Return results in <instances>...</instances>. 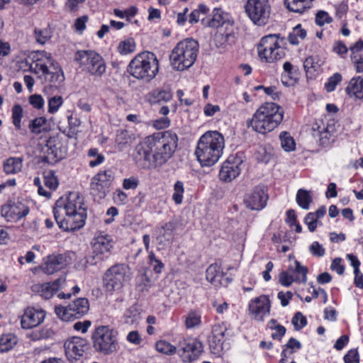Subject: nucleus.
Returning <instances> with one entry per match:
<instances>
[{"mask_svg":"<svg viewBox=\"0 0 363 363\" xmlns=\"http://www.w3.org/2000/svg\"><path fill=\"white\" fill-rule=\"evenodd\" d=\"M91 246L92 252L86 257V262L90 265H95L108 258L113 247V243L108 235H98L94 238Z\"/></svg>","mask_w":363,"mask_h":363,"instance_id":"nucleus-13","label":"nucleus"},{"mask_svg":"<svg viewBox=\"0 0 363 363\" xmlns=\"http://www.w3.org/2000/svg\"><path fill=\"white\" fill-rule=\"evenodd\" d=\"M333 132H334L333 123H328V128H326L325 130L322 131L321 133H319L318 134L313 133V135H314V136L319 138L320 143L323 146H328L330 145V143L332 140Z\"/></svg>","mask_w":363,"mask_h":363,"instance_id":"nucleus-48","label":"nucleus"},{"mask_svg":"<svg viewBox=\"0 0 363 363\" xmlns=\"http://www.w3.org/2000/svg\"><path fill=\"white\" fill-rule=\"evenodd\" d=\"M250 314L257 320H263L269 314L270 301L267 296L262 295L252 299L248 304Z\"/></svg>","mask_w":363,"mask_h":363,"instance_id":"nucleus-19","label":"nucleus"},{"mask_svg":"<svg viewBox=\"0 0 363 363\" xmlns=\"http://www.w3.org/2000/svg\"><path fill=\"white\" fill-rule=\"evenodd\" d=\"M130 268L125 264H117L108 269L103 278L104 287L108 292L121 290L131 279Z\"/></svg>","mask_w":363,"mask_h":363,"instance_id":"nucleus-11","label":"nucleus"},{"mask_svg":"<svg viewBox=\"0 0 363 363\" xmlns=\"http://www.w3.org/2000/svg\"><path fill=\"white\" fill-rule=\"evenodd\" d=\"M64 103L61 96H50L48 99V111L50 114L57 113Z\"/></svg>","mask_w":363,"mask_h":363,"instance_id":"nucleus-50","label":"nucleus"},{"mask_svg":"<svg viewBox=\"0 0 363 363\" xmlns=\"http://www.w3.org/2000/svg\"><path fill=\"white\" fill-rule=\"evenodd\" d=\"M117 335V332L108 326L96 328L91 335L93 347L105 355L116 352L118 347Z\"/></svg>","mask_w":363,"mask_h":363,"instance_id":"nucleus-8","label":"nucleus"},{"mask_svg":"<svg viewBox=\"0 0 363 363\" xmlns=\"http://www.w3.org/2000/svg\"><path fill=\"white\" fill-rule=\"evenodd\" d=\"M134 140L132 133L126 130H118L116 133L115 143L116 147L122 151L129 147Z\"/></svg>","mask_w":363,"mask_h":363,"instance_id":"nucleus-28","label":"nucleus"},{"mask_svg":"<svg viewBox=\"0 0 363 363\" xmlns=\"http://www.w3.org/2000/svg\"><path fill=\"white\" fill-rule=\"evenodd\" d=\"M75 318H80L89 311V301L85 298H79L69 303Z\"/></svg>","mask_w":363,"mask_h":363,"instance_id":"nucleus-26","label":"nucleus"},{"mask_svg":"<svg viewBox=\"0 0 363 363\" xmlns=\"http://www.w3.org/2000/svg\"><path fill=\"white\" fill-rule=\"evenodd\" d=\"M88 20L89 18L86 15L80 16L75 20L74 27L77 33L82 34L84 31Z\"/></svg>","mask_w":363,"mask_h":363,"instance_id":"nucleus-59","label":"nucleus"},{"mask_svg":"<svg viewBox=\"0 0 363 363\" xmlns=\"http://www.w3.org/2000/svg\"><path fill=\"white\" fill-rule=\"evenodd\" d=\"M83 71L96 77H101L106 70V65L103 57L93 50H78L74 55Z\"/></svg>","mask_w":363,"mask_h":363,"instance_id":"nucleus-9","label":"nucleus"},{"mask_svg":"<svg viewBox=\"0 0 363 363\" xmlns=\"http://www.w3.org/2000/svg\"><path fill=\"white\" fill-rule=\"evenodd\" d=\"M225 147L223 135L216 130L203 133L197 142L195 155L203 167H211L220 160Z\"/></svg>","mask_w":363,"mask_h":363,"instance_id":"nucleus-2","label":"nucleus"},{"mask_svg":"<svg viewBox=\"0 0 363 363\" xmlns=\"http://www.w3.org/2000/svg\"><path fill=\"white\" fill-rule=\"evenodd\" d=\"M279 282L282 286H289L294 282L298 283L299 278L294 277L287 269V271H283L279 274Z\"/></svg>","mask_w":363,"mask_h":363,"instance_id":"nucleus-55","label":"nucleus"},{"mask_svg":"<svg viewBox=\"0 0 363 363\" xmlns=\"http://www.w3.org/2000/svg\"><path fill=\"white\" fill-rule=\"evenodd\" d=\"M151 136L154 147L153 158L157 164L162 165L174 154L177 147V135L172 131H166Z\"/></svg>","mask_w":363,"mask_h":363,"instance_id":"nucleus-7","label":"nucleus"},{"mask_svg":"<svg viewBox=\"0 0 363 363\" xmlns=\"http://www.w3.org/2000/svg\"><path fill=\"white\" fill-rule=\"evenodd\" d=\"M65 264V258L62 255L53 254L43 259L41 270L45 274L51 275L60 270Z\"/></svg>","mask_w":363,"mask_h":363,"instance_id":"nucleus-24","label":"nucleus"},{"mask_svg":"<svg viewBox=\"0 0 363 363\" xmlns=\"http://www.w3.org/2000/svg\"><path fill=\"white\" fill-rule=\"evenodd\" d=\"M135 49V43L133 38H128L121 40L117 47L118 52L123 55H125L134 52Z\"/></svg>","mask_w":363,"mask_h":363,"instance_id":"nucleus-47","label":"nucleus"},{"mask_svg":"<svg viewBox=\"0 0 363 363\" xmlns=\"http://www.w3.org/2000/svg\"><path fill=\"white\" fill-rule=\"evenodd\" d=\"M44 184L50 190H55L58 186V180L52 171L44 172Z\"/></svg>","mask_w":363,"mask_h":363,"instance_id":"nucleus-54","label":"nucleus"},{"mask_svg":"<svg viewBox=\"0 0 363 363\" xmlns=\"http://www.w3.org/2000/svg\"><path fill=\"white\" fill-rule=\"evenodd\" d=\"M173 225L170 223H165L156 230V240L159 244L165 245L173 240Z\"/></svg>","mask_w":363,"mask_h":363,"instance_id":"nucleus-29","label":"nucleus"},{"mask_svg":"<svg viewBox=\"0 0 363 363\" xmlns=\"http://www.w3.org/2000/svg\"><path fill=\"white\" fill-rule=\"evenodd\" d=\"M111 174L110 171H103L95 175L91 182V191L96 199L104 198L108 191Z\"/></svg>","mask_w":363,"mask_h":363,"instance_id":"nucleus-17","label":"nucleus"},{"mask_svg":"<svg viewBox=\"0 0 363 363\" xmlns=\"http://www.w3.org/2000/svg\"><path fill=\"white\" fill-rule=\"evenodd\" d=\"M345 363H359V356L357 350L352 349L344 356Z\"/></svg>","mask_w":363,"mask_h":363,"instance_id":"nucleus-64","label":"nucleus"},{"mask_svg":"<svg viewBox=\"0 0 363 363\" xmlns=\"http://www.w3.org/2000/svg\"><path fill=\"white\" fill-rule=\"evenodd\" d=\"M245 10L254 24L262 26L268 23L271 13V6L268 0H247Z\"/></svg>","mask_w":363,"mask_h":363,"instance_id":"nucleus-12","label":"nucleus"},{"mask_svg":"<svg viewBox=\"0 0 363 363\" xmlns=\"http://www.w3.org/2000/svg\"><path fill=\"white\" fill-rule=\"evenodd\" d=\"M201 324V313L191 310L184 316V325L187 329L198 328Z\"/></svg>","mask_w":363,"mask_h":363,"instance_id":"nucleus-37","label":"nucleus"},{"mask_svg":"<svg viewBox=\"0 0 363 363\" xmlns=\"http://www.w3.org/2000/svg\"><path fill=\"white\" fill-rule=\"evenodd\" d=\"M199 49V43L192 38L179 42L169 56L172 68L177 71H184L191 67L196 60Z\"/></svg>","mask_w":363,"mask_h":363,"instance_id":"nucleus-5","label":"nucleus"},{"mask_svg":"<svg viewBox=\"0 0 363 363\" xmlns=\"http://www.w3.org/2000/svg\"><path fill=\"white\" fill-rule=\"evenodd\" d=\"M348 94L357 99H363V77L357 76L352 77L346 89Z\"/></svg>","mask_w":363,"mask_h":363,"instance_id":"nucleus-27","label":"nucleus"},{"mask_svg":"<svg viewBox=\"0 0 363 363\" xmlns=\"http://www.w3.org/2000/svg\"><path fill=\"white\" fill-rule=\"evenodd\" d=\"M33 36L36 43L40 45H45L51 39L52 36V31L49 27L35 28L33 30Z\"/></svg>","mask_w":363,"mask_h":363,"instance_id":"nucleus-39","label":"nucleus"},{"mask_svg":"<svg viewBox=\"0 0 363 363\" xmlns=\"http://www.w3.org/2000/svg\"><path fill=\"white\" fill-rule=\"evenodd\" d=\"M69 304L67 306H56L55 308V313L58 318L62 321H70L76 319L72 311Z\"/></svg>","mask_w":363,"mask_h":363,"instance_id":"nucleus-46","label":"nucleus"},{"mask_svg":"<svg viewBox=\"0 0 363 363\" xmlns=\"http://www.w3.org/2000/svg\"><path fill=\"white\" fill-rule=\"evenodd\" d=\"M313 0H284V4L291 11L303 13L312 6Z\"/></svg>","mask_w":363,"mask_h":363,"instance_id":"nucleus-32","label":"nucleus"},{"mask_svg":"<svg viewBox=\"0 0 363 363\" xmlns=\"http://www.w3.org/2000/svg\"><path fill=\"white\" fill-rule=\"evenodd\" d=\"M283 118L281 106L275 103H265L253 114L249 126L258 133L265 134L277 128Z\"/></svg>","mask_w":363,"mask_h":363,"instance_id":"nucleus-4","label":"nucleus"},{"mask_svg":"<svg viewBox=\"0 0 363 363\" xmlns=\"http://www.w3.org/2000/svg\"><path fill=\"white\" fill-rule=\"evenodd\" d=\"M228 13L223 12L220 9H214L212 13V18L208 22L206 23L205 20H202L203 24L210 27H219L228 21Z\"/></svg>","mask_w":363,"mask_h":363,"instance_id":"nucleus-33","label":"nucleus"},{"mask_svg":"<svg viewBox=\"0 0 363 363\" xmlns=\"http://www.w3.org/2000/svg\"><path fill=\"white\" fill-rule=\"evenodd\" d=\"M149 263L152 267L154 272L160 274L164 269V264L157 259L152 251L149 252L148 255Z\"/></svg>","mask_w":363,"mask_h":363,"instance_id":"nucleus-56","label":"nucleus"},{"mask_svg":"<svg viewBox=\"0 0 363 363\" xmlns=\"http://www.w3.org/2000/svg\"><path fill=\"white\" fill-rule=\"evenodd\" d=\"M23 109L20 104H15L11 108V120L15 129L18 131L22 129V118Z\"/></svg>","mask_w":363,"mask_h":363,"instance_id":"nucleus-41","label":"nucleus"},{"mask_svg":"<svg viewBox=\"0 0 363 363\" xmlns=\"http://www.w3.org/2000/svg\"><path fill=\"white\" fill-rule=\"evenodd\" d=\"M45 160L50 163L57 162L61 159V157L58 155L57 150L55 147L47 145V149L45 150Z\"/></svg>","mask_w":363,"mask_h":363,"instance_id":"nucleus-58","label":"nucleus"},{"mask_svg":"<svg viewBox=\"0 0 363 363\" xmlns=\"http://www.w3.org/2000/svg\"><path fill=\"white\" fill-rule=\"evenodd\" d=\"M158 71L159 61L156 55L147 51L138 54L128 65V72L131 76L147 82L156 77Z\"/></svg>","mask_w":363,"mask_h":363,"instance_id":"nucleus-6","label":"nucleus"},{"mask_svg":"<svg viewBox=\"0 0 363 363\" xmlns=\"http://www.w3.org/2000/svg\"><path fill=\"white\" fill-rule=\"evenodd\" d=\"M301 343L295 338H290L284 346L281 352V358L290 359L291 355L301 349Z\"/></svg>","mask_w":363,"mask_h":363,"instance_id":"nucleus-38","label":"nucleus"},{"mask_svg":"<svg viewBox=\"0 0 363 363\" xmlns=\"http://www.w3.org/2000/svg\"><path fill=\"white\" fill-rule=\"evenodd\" d=\"M342 76L339 72L334 73L329 77L324 84V88L327 92H332L335 90L337 86L342 82Z\"/></svg>","mask_w":363,"mask_h":363,"instance_id":"nucleus-51","label":"nucleus"},{"mask_svg":"<svg viewBox=\"0 0 363 363\" xmlns=\"http://www.w3.org/2000/svg\"><path fill=\"white\" fill-rule=\"evenodd\" d=\"M222 276L223 272L218 264H211L206 269V279L211 284L216 285L220 281Z\"/></svg>","mask_w":363,"mask_h":363,"instance_id":"nucleus-43","label":"nucleus"},{"mask_svg":"<svg viewBox=\"0 0 363 363\" xmlns=\"http://www.w3.org/2000/svg\"><path fill=\"white\" fill-rule=\"evenodd\" d=\"M288 270L294 277L299 278L298 283H305L307 281L308 269L301 265L298 261L295 260L290 264Z\"/></svg>","mask_w":363,"mask_h":363,"instance_id":"nucleus-35","label":"nucleus"},{"mask_svg":"<svg viewBox=\"0 0 363 363\" xmlns=\"http://www.w3.org/2000/svg\"><path fill=\"white\" fill-rule=\"evenodd\" d=\"M3 167L6 174H17L22 170L23 160L21 157H9L4 161Z\"/></svg>","mask_w":363,"mask_h":363,"instance_id":"nucleus-31","label":"nucleus"},{"mask_svg":"<svg viewBox=\"0 0 363 363\" xmlns=\"http://www.w3.org/2000/svg\"><path fill=\"white\" fill-rule=\"evenodd\" d=\"M65 279L60 278L52 282L34 284L31 286L33 293L38 294L45 299H49L60 289L64 288Z\"/></svg>","mask_w":363,"mask_h":363,"instance_id":"nucleus-22","label":"nucleus"},{"mask_svg":"<svg viewBox=\"0 0 363 363\" xmlns=\"http://www.w3.org/2000/svg\"><path fill=\"white\" fill-rule=\"evenodd\" d=\"M267 200V194L262 187L257 186L246 194L244 203L250 210L260 211L266 206Z\"/></svg>","mask_w":363,"mask_h":363,"instance_id":"nucleus-21","label":"nucleus"},{"mask_svg":"<svg viewBox=\"0 0 363 363\" xmlns=\"http://www.w3.org/2000/svg\"><path fill=\"white\" fill-rule=\"evenodd\" d=\"M53 213L60 228L64 231L79 230L86 218L84 198L78 192H70L56 201Z\"/></svg>","mask_w":363,"mask_h":363,"instance_id":"nucleus-1","label":"nucleus"},{"mask_svg":"<svg viewBox=\"0 0 363 363\" xmlns=\"http://www.w3.org/2000/svg\"><path fill=\"white\" fill-rule=\"evenodd\" d=\"M28 128L31 133L39 135L48 130V120L44 116L32 119L28 123Z\"/></svg>","mask_w":363,"mask_h":363,"instance_id":"nucleus-34","label":"nucleus"},{"mask_svg":"<svg viewBox=\"0 0 363 363\" xmlns=\"http://www.w3.org/2000/svg\"><path fill=\"white\" fill-rule=\"evenodd\" d=\"M18 342L17 337L13 333H6L0 336V352L12 350Z\"/></svg>","mask_w":363,"mask_h":363,"instance_id":"nucleus-36","label":"nucleus"},{"mask_svg":"<svg viewBox=\"0 0 363 363\" xmlns=\"http://www.w3.org/2000/svg\"><path fill=\"white\" fill-rule=\"evenodd\" d=\"M257 53L261 61L273 63L285 56L284 48L277 35L270 34L260 40L257 45Z\"/></svg>","mask_w":363,"mask_h":363,"instance_id":"nucleus-10","label":"nucleus"},{"mask_svg":"<svg viewBox=\"0 0 363 363\" xmlns=\"http://www.w3.org/2000/svg\"><path fill=\"white\" fill-rule=\"evenodd\" d=\"M309 251L313 256L318 257H323L325 252L323 246L317 241L311 243L309 247Z\"/></svg>","mask_w":363,"mask_h":363,"instance_id":"nucleus-61","label":"nucleus"},{"mask_svg":"<svg viewBox=\"0 0 363 363\" xmlns=\"http://www.w3.org/2000/svg\"><path fill=\"white\" fill-rule=\"evenodd\" d=\"M179 348L182 351V358L184 362H191L196 359L203 351L202 343L194 337H188L181 340Z\"/></svg>","mask_w":363,"mask_h":363,"instance_id":"nucleus-18","label":"nucleus"},{"mask_svg":"<svg viewBox=\"0 0 363 363\" xmlns=\"http://www.w3.org/2000/svg\"><path fill=\"white\" fill-rule=\"evenodd\" d=\"M280 143L285 152H292L296 149V142L289 133L284 131L279 135Z\"/></svg>","mask_w":363,"mask_h":363,"instance_id":"nucleus-45","label":"nucleus"},{"mask_svg":"<svg viewBox=\"0 0 363 363\" xmlns=\"http://www.w3.org/2000/svg\"><path fill=\"white\" fill-rule=\"evenodd\" d=\"M88 156L91 158L89 164L91 167H96L105 160L104 155L99 153L96 148H91L88 152Z\"/></svg>","mask_w":363,"mask_h":363,"instance_id":"nucleus-52","label":"nucleus"},{"mask_svg":"<svg viewBox=\"0 0 363 363\" xmlns=\"http://www.w3.org/2000/svg\"><path fill=\"white\" fill-rule=\"evenodd\" d=\"M171 121L168 117H160L152 121V126L157 130H162L170 125Z\"/></svg>","mask_w":363,"mask_h":363,"instance_id":"nucleus-63","label":"nucleus"},{"mask_svg":"<svg viewBox=\"0 0 363 363\" xmlns=\"http://www.w3.org/2000/svg\"><path fill=\"white\" fill-rule=\"evenodd\" d=\"M333 21V18L329 14L324 11H320L316 13L315 23L318 26H323L325 23H330Z\"/></svg>","mask_w":363,"mask_h":363,"instance_id":"nucleus-62","label":"nucleus"},{"mask_svg":"<svg viewBox=\"0 0 363 363\" xmlns=\"http://www.w3.org/2000/svg\"><path fill=\"white\" fill-rule=\"evenodd\" d=\"M45 315V311L39 307H28L21 316V326L23 329L37 327L44 321Z\"/></svg>","mask_w":363,"mask_h":363,"instance_id":"nucleus-20","label":"nucleus"},{"mask_svg":"<svg viewBox=\"0 0 363 363\" xmlns=\"http://www.w3.org/2000/svg\"><path fill=\"white\" fill-rule=\"evenodd\" d=\"M172 98L171 91L164 89L152 90L147 95V101L152 104L168 102Z\"/></svg>","mask_w":363,"mask_h":363,"instance_id":"nucleus-30","label":"nucleus"},{"mask_svg":"<svg viewBox=\"0 0 363 363\" xmlns=\"http://www.w3.org/2000/svg\"><path fill=\"white\" fill-rule=\"evenodd\" d=\"M30 69L40 74L51 88L58 89L65 80L64 73L53 59L52 55L46 51H38L33 56Z\"/></svg>","mask_w":363,"mask_h":363,"instance_id":"nucleus-3","label":"nucleus"},{"mask_svg":"<svg viewBox=\"0 0 363 363\" xmlns=\"http://www.w3.org/2000/svg\"><path fill=\"white\" fill-rule=\"evenodd\" d=\"M291 323L296 330H299L304 328L307 324L306 317L300 312L295 314L291 320Z\"/></svg>","mask_w":363,"mask_h":363,"instance_id":"nucleus-57","label":"nucleus"},{"mask_svg":"<svg viewBox=\"0 0 363 363\" xmlns=\"http://www.w3.org/2000/svg\"><path fill=\"white\" fill-rule=\"evenodd\" d=\"M156 350L162 354L172 355L176 353L177 348L166 340H159L155 344Z\"/></svg>","mask_w":363,"mask_h":363,"instance_id":"nucleus-49","label":"nucleus"},{"mask_svg":"<svg viewBox=\"0 0 363 363\" xmlns=\"http://www.w3.org/2000/svg\"><path fill=\"white\" fill-rule=\"evenodd\" d=\"M306 30L301 27V24L297 25L288 35V40L291 45H297L300 40L306 37Z\"/></svg>","mask_w":363,"mask_h":363,"instance_id":"nucleus-44","label":"nucleus"},{"mask_svg":"<svg viewBox=\"0 0 363 363\" xmlns=\"http://www.w3.org/2000/svg\"><path fill=\"white\" fill-rule=\"evenodd\" d=\"M136 157L138 160L149 161L151 156L154 155V147L152 146V136L146 138L143 142L135 147Z\"/></svg>","mask_w":363,"mask_h":363,"instance_id":"nucleus-25","label":"nucleus"},{"mask_svg":"<svg viewBox=\"0 0 363 363\" xmlns=\"http://www.w3.org/2000/svg\"><path fill=\"white\" fill-rule=\"evenodd\" d=\"M30 212L28 206L21 201H9L1 208V215L8 222H18Z\"/></svg>","mask_w":363,"mask_h":363,"instance_id":"nucleus-15","label":"nucleus"},{"mask_svg":"<svg viewBox=\"0 0 363 363\" xmlns=\"http://www.w3.org/2000/svg\"><path fill=\"white\" fill-rule=\"evenodd\" d=\"M65 352L70 363H82V357L87 349L86 340L79 337H72L64 344Z\"/></svg>","mask_w":363,"mask_h":363,"instance_id":"nucleus-14","label":"nucleus"},{"mask_svg":"<svg viewBox=\"0 0 363 363\" xmlns=\"http://www.w3.org/2000/svg\"><path fill=\"white\" fill-rule=\"evenodd\" d=\"M30 105L36 109H41L44 107L45 101L43 96L40 94H33L28 99Z\"/></svg>","mask_w":363,"mask_h":363,"instance_id":"nucleus-60","label":"nucleus"},{"mask_svg":"<svg viewBox=\"0 0 363 363\" xmlns=\"http://www.w3.org/2000/svg\"><path fill=\"white\" fill-rule=\"evenodd\" d=\"M228 329V327L226 323H218L213 327L212 334L209 338V344L214 353H218L222 350Z\"/></svg>","mask_w":363,"mask_h":363,"instance_id":"nucleus-23","label":"nucleus"},{"mask_svg":"<svg viewBox=\"0 0 363 363\" xmlns=\"http://www.w3.org/2000/svg\"><path fill=\"white\" fill-rule=\"evenodd\" d=\"M296 201L301 208L308 210L312 202V196L308 191L300 189L296 193Z\"/></svg>","mask_w":363,"mask_h":363,"instance_id":"nucleus-42","label":"nucleus"},{"mask_svg":"<svg viewBox=\"0 0 363 363\" xmlns=\"http://www.w3.org/2000/svg\"><path fill=\"white\" fill-rule=\"evenodd\" d=\"M242 160L240 157L230 155L221 164L219 178L224 182H230L238 177L241 172Z\"/></svg>","mask_w":363,"mask_h":363,"instance_id":"nucleus-16","label":"nucleus"},{"mask_svg":"<svg viewBox=\"0 0 363 363\" xmlns=\"http://www.w3.org/2000/svg\"><path fill=\"white\" fill-rule=\"evenodd\" d=\"M184 187L183 182L177 181L174 185V192L172 194V200L177 205L181 204L183 201V194Z\"/></svg>","mask_w":363,"mask_h":363,"instance_id":"nucleus-53","label":"nucleus"},{"mask_svg":"<svg viewBox=\"0 0 363 363\" xmlns=\"http://www.w3.org/2000/svg\"><path fill=\"white\" fill-rule=\"evenodd\" d=\"M321 65L322 62L317 57L310 56L303 62V67L307 76H312L315 72H318Z\"/></svg>","mask_w":363,"mask_h":363,"instance_id":"nucleus-40","label":"nucleus"}]
</instances>
